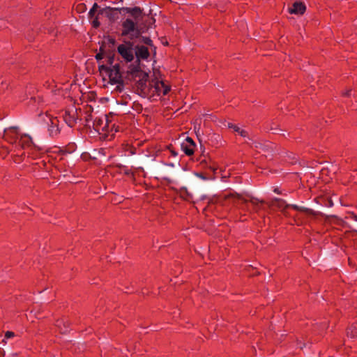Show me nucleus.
Returning a JSON list of instances; mask_svg holds the SVG:
<instances>
[{"mask_svg":"<svg viewBox=\"0 0 357 357\" xmlns=\"http://www.w3.org/2000/svg\"><path fill=\"white\" fill-rule=\"evenodd\" d=\"M347 336L351 338H354L357 336V328L352 326L347 329Z\"/></svg>","mask_w":357,"mask_h":357,"instance_id":"nucleus-18","label":"nucleus"},{"mask_svg":"<svg viewBox=\"0 0 357 357\" xmlns=\"http://www.w3.org/2000/svg\"><path fill=\"white\" fill-rule=\"evenodd\" d=\"M345 96H350L351 95V90H349L347 91L345 93H344Z\"/></svg>","mask_w":357,"mask_h":357,"instance_id":"nucleus-33","label":"nucleus"},{"mask_svg":"<svg viewBox=\"0 0 357 357\" xmlns=\"http://www.w3.org/2000/svg\"><path fill=\"white\" fill-rule=\"evenodd\" d=\"M189 198H192V197L190 195H188Z\"/></svg>","mask_w":357,"mask_h":357,"instance_id":"nucleus-43","label":"nucleus"},{"mask_svg":"<svg viewBox=\"0 0 357 357\" xmlns=\"http://www.w3.org/2000/svg\"><path fill=\"white\" fill-rule=\"evenodd\" d=\"M70 322L68 321H58L56 326L58 328L61 333H66L68 331Z\"/></svg>","mask_w":357,"mask_h":357,"instance_id":"nucleus-13","label":"nucleus"},{"mask_svg":"<svg viewBox=\"0 0 357 357\" xmlns=\"http://www.w3.org/2000/svg\"><path fill=\"white\" fill-rule=\"evenodd\" d=\"M172 153H173L174 155H176V153L175 152H172Z\"/></svg>","mask_w":357,"mask_h":357,"instance_id":"nucleus-45","label":"nucleus"},{"mask_svg":"<svg viewBox=\"0 0 357 357\" xmlns=\"http://www.w3.org/2000/svg\"><path fill=\"white\" fill-rule=\"evenodd\" d=\"M151 87L154 88V91L158 95H160L161 93L163 95H166L169 91V87L166 85L162 81H156L153 84H151Z\"/></svg>","mask_w":357,"mask_h":357,"instance_id":"nucleus-9","label":"nucleus"},{"mask_svg":"<svg viewBox=\"0 0 357 357\" xmlns=\"http://www.w3.org/2000/svg\"><path fill=\"white\" fill-rule=\"evenodd\" d=\"M106 127H107V125H105L103 128H106Z\"/></svg>","mask_w":357,"mask_h":357,"instance_id":"nucleus-47","label":"nucleus"},{"mask_svg":"<svg viewBox=\"0 0 357 357\" xmlns=\"http://www.w3.org/2000/svg\"><path fill=\"white\" fill-rule=\"evenodd\" d=\"M106 127H107V125H105L103 128H106Z\"/></svg>","mask_w":357,"mask_h":357,"instance_id":"nucleus-46","label":"nucleus"},{"mask_svg":"<svg viewBox=\"0 0 357 357\" xmlns=\"http://www.w3.org/2000/svg\"><path fill=\"white\" fill-rule=\"evenodd\" d=\"M131 17H128L122 22V36H128L130 40L136 39L145 31L143 22L144 14L139 7L123 8Z\"/></svg>","mask_w":357,"mask_h":357,"instance_id":"nucleus-1","label":"nucleus"},{"mask_svg":"<svg viewBox=\"0 0 357 357\" xmlns=\"http://www.w3.org/2000/svg\"><path fill=\"white\" fill-rule=\"evenodd\" d=\"M103 124V119L101 118H96L93 121V128L96 132H100V130H104V128H102Z\"/></svg>","mask_w":357,"mask_h":357,"instance_id":"nucleus-15","label":"nucleus"},{"mask_svg":"<svg viewBox=\"0 0 357 357\" xmlns=\"http://www.w3.org/2000/svg\"><path fill=\"white\" fill-rule=\"evenodd\" d=\"M202 162H205V163H206V160H204L203 161H202Z\"/></svg>","mask_w":357,"mask_h":357,"instance_id":"nucleus-42","label":"nucleus"},{"mask_svg":"<svg viewBox=\"0 0 357 357\" xmlns=\"http://www.w3.org/2000/svg\"><path fill=\"white\" fill-rule=\"evenodd\" d=\"M47 119L50 121L48 127V132L51 137H55L59 135L60 130L58 127V122L56 118H53L50 116H46Z\"/></svg>","mask_w":357,"mask_h":357,"instance_id":"nucleus-8","label":"nucleus"},{"mask_svg":"<svg viewBox=\"0 0 357 357\" xmlns=\"http://www.w3.org/2000/svg\"><path fill=\"white\" fill-rule=\"evenodd\" d=\"M195 176H196L197 177H198V178H201V179L204 180V181H206V180L208 179V178H207V177H206V176H205V175H204V174H203L202 173L197 172V173H195Z\"/></svg>","mask_w":357,"mask_h":357,"instance_id":"nucleus-23","label":"nucleus"},{"mask_svg":"<svg viewBox=\"0 0 357 357\" xmlns=\"http://www.w3.org/2000/svg\"><path fill=\"white\" fill-rule=\"evenodd\" d=\"M306 7L305 4L301 2L296 1L293 3L292 7L288 8V10L291 14H303L305 11Z\"/></svg>","mask_w":357,"mask_h":357,"instance_id":"nucleus-11","label":"nucleus"},{"mask_svg":"<svg viewBox=\"0 0 357 357\" xmlns=\"http://www.w3.org/2000/svg\"><path fill=\"white\" fill-rule=\"evenodd\" d=\"M335 199H338L339 201H342V197H335Z\"/></svg>","mask_w":357,"mask_h":357,"instance_id":"nucleus-36","label":"nucleus"},{"mask_svg":"<svg viewBox=\"0 0 357 357\" xmlns=\"http://www.w3.org/2000/svg\"><path fill=\"white\" fill-rule=\"evenodd\" d=\"M93 26L96 28L100 26V22L98 21L97 17H95V19L92 22Z\"/></svg>","mask_w":357,"mask_h":357,"instance_id":"nucleus-27","label":"nucleus"},{"mask_svg":"<svg viewBox=\"0 0 357 357\" xmlns=\"http://www.w3.org/2000/svg\"><path fill=\"white\" fill-rule=\"evenodd\" d=\"M110 42H111L112 44L114 45L115 43V40L114 39H111Z\"/></svg>","mask_w":357,"mask_h":357,"instance_id":"nucleus-37","label":"nucleus"},{"mask_svg":"<svg viewBox=\"0 0 357 357\" xmlns=\"http://www.w3.org/2000/svg\"><path fill=\"white\" fill-rule=\"evenodd\" d=\"M209 169H212V170H213V171L215 170V169H214V168H213V167H211V166L209 167Z\"/></svg>","mask_w":357,"mask_h":357,"instance_id":"nucleus-41","label":"nucleus"},{"mask_svg":"<svg viewBox=\"0 0 357 357\" xmlns=\"http://www.w3.org/2000/svg\"><path fill=\"white\" fill-rule=\"evenodd\" d=\"M18 128L15 126L10 127L4 130V137L10 143L16 141L15 135Z\"/></svg>","mask_w":357,"mask_h":357,"instance_id":"nucleus-12","label":"nucleus"},{"mask_svg":"<svg viewBox=\"0 0 357 357\" xmlns=\"http://www.w3.org/2000/svg\"><path fill=\"white\" fill-rule=\"evenodd\" d=\"M222 199H238L240 201H260L257 198H255L252 194L249 192H245L243 194H238V193H231L229 192H224L222 194Z\"/></svg>","mask_w":357,"mask_h":357,"instance_id":"nucleus-5","label":"nucleus"},{"mask_svg":"<svg viewBox=\"0 0 357 357\" xmlns=\"http://www.w3.org/2000/svg\"><path fill=\"white\" fill-rule=\"evenodd\" d=\"M64 121L70 126L73 127L76 122V118L72 115L69 112H66L63 116Z\"/></svg>","mask_w":357,"mask_h":357,"instance_id":"nucleus-14","label":"nucleus"},{"mask_svg":"<svg viewBox=\"0 0 357 357\" xmlns=\"http://www.w3.org/2000/svg\"><path fill=\"white\" fill-rule=\"evenodd\" d=\"M117 52L126 63L132 61L135 55V45L133 41H125L117 47Z\"/></svg>","mask_w":357,"mask_h":357,"instance_id":"nucleus-3","label":"nucleus"},{"mask_svg":"<svg viewBox=\"0 0 357 357\" xmlns=\"http://www.w3.org/2000/svg\"><path fill=\"white\" fill-rule=\"evenodd\" d=\"M181 147L184 151V153L188 155H191L194 153L193 147L191 146H188V144H183Z\"/></svg>","mask_w":357,"mask_h":357,"instance_id":"nucleus-17","label":"nucleus"},{"mask_svg":"<svg viewBox=\"0 0 357 357\" xmlns=\"http://www.w3.org/2000/svg\"><path fill=\"white\" fill-rule=\"evenodd\" d=\"M239 135H240L241 136L243 137H247L248 139H251L249 137V136L248 135V132H247L245 130H241L240 131Z\"/></svg>","mask_w":357,"mask_h":357,"instance_id":"nucleus-26","label":"nucleus"},{"mask_svg":"<svg viewBox=\"0 0 357 357\" xmlns=\"http://www.w3.org/2000/svg\"><path fill=\"white\" fill-rule=\"evenodd\" d=\"M233 129L234 130L235 132H237L238 134L240 133V131L241 130V129L236 125L234 126V128H233Z\"/></svg>","mask_w":357,"mask_h":357,"instance_id":"nucleus-30","label":"nucleus"},{"mask_svg":"<svg viewBox=\"0 0 357 357\" xmlns=\"http://www.w3.org/2000/svg\"><path fill=\"white\" fill-rule=\"evenodd\" d=\"M124 10L122 8H110L107 7L100 10L99 13L102 15H105L110 20L115 21L119 18V11Z\"/></svg>","mask_w":357,"mask_h":357,"instance_id":"nucleus-7","label":"nucleus"},{"mask_svg":"<svg viewBox=\"0 0 357 357\" xmlns=\"http://www.w3.org/2000/svg\"><path fill=\"white\" fill-rule=\"evenodd\" d=\"M169 166H170V167H174V164H173V163H169Z\"/></svg>","mask_w":357,"mask_h":357,"instance_id":"nucleus-40","label":"nucleus"},{"mask_svg":"<svg viewBox=\"0 0 357 357\" xmlns=\"http://www.w3.org/2000/svg\"><path fill=\"white\" fill-rule=\"evenodd\" d=\"M113 59H110V63H112Z\"/></svg>","mask_w":357,"mask_h":357,"instance_id":"nucleus-44","label":"nucleus"},{"mask_svg":"<svg viewBox=\"0 0 357 357\" xmlns=\"http://www.w3.org/2000/svg\"><path fill=\"white\" fill-rule=\"evenodd\" d=\"M103 58V54L102 53H98L96 55V59L97 61H100L101 59H102Z\"/></svg>","mask_w":357,"mask_h":357,"instance_id":"nucleus-28","label":"nucleus"},{"mask_svg":"<svg viewBox=\"0 0 357 357\" xmlns=\"http://www.w3.org/2000/svg\"><path fill=\"white\" fill-rule=\"evenodd\" d=\"M318 198H321L323 199V201H328V202L333 201V197L331 196V191L326 192L321 194L319 197H315L314 199V201H317Z\"/></svg>","mask_w":357,"mask_h":357,"instance_id":"nucleus-16","label":"nucleus"},{"mask_svg":"<svg viewBox=\"0 0 357 357\" xmlns=\"http://www.w3.org/2000/svg\"><path fill=\"white\" fill-rule=\"evenodd\" d=\"M273 201L278 202V201H284V200L282 199H279V198H275Z\"/></svg>","mask_w":357,"mask_h":357,"instance_id":"nucleus-35","label":"nucleus"},{"mask_svg":"<svg viewBox=\"0 0 357 357\" xmlns=\"http://www.w3.org/2000/svg\"><path fill=\"white\" fill-rule=\"evenodd\" d=\"M15 336V333L12 331H7L6 333H5V337L6 339H9V338H11V337H13Z\"/></svg>","mask_w":357,"mask_h":357,"instance_id":"nucleus-24","label":"nucleus"},{"mask_svg":"<svg viewBox=\"0 0 357 357\" xmlns=\"http://www.w3.org/2000/svg\"><path fill=\"white\" fill-rule=\"evenodd\" d=\"M100 69L105 70L108 73L109 82L112 84H117L116 89L119 91H121L123 88V79L120 65L116 63L112 66L111 68H107L102 65L100 66Z\"/></svg>","mask_w":357,"mask_h":357,"instance_id":"nucleus-2","label":"nucleus"},{"mask_svg":"<svg viewBox=\"0 0 357 357\" xmlns=\"http://www.w3.org/2000/svg\"><path fill=\"white\" fill-rule=\"evenodd\" d=\"M292 207L294 208L295 209H299V210L305 211L306 213H312V210H311L310 208H304V207H298L296 205H292Z\"/></svg>","mask_w":357,"mask_h":357,"instance_id":"nucleus-22","label":"nucleus"},{"mask_svg":"<svg viewBox=\"0 0 357 357\" xmlns=\"http://www.w3.org/2000/svg\"><path fill=\"white\" fill-rule=\"evenodd\" d=\"M234 126H235V125L232 124L231 123H227V126H228V128H234Z\"/></svg>","mask_w":357,"mask_h":357,"instance_id":"nucleus-34","label":"nucleus"},{"mask_svg":"<svg viewBox=\"0 0 357 357\" xmlns=\"http://www.w3.org/2000/svg\"><path fill=\"white\" fill-rule=\"evenodd\" d=\"M149 56V52L146 47L140 45H135V63H140L142 59H147Z\"/></svg>","mask_w":357,"mask_h":357,"instance_id":"nucleus-6","label":"nucleus"},{"mask_svg":"<svg viewBox=\"0 0 357 357\" xmlns=\"http://www.w3.org/2000/svg\"><path fill=\"white\" fill-rule=\"evenodd\" d=\"M139 40V42L142 43H144L149 46H153V42L152 40L150 39V38L149 37H144V36H142V35L140 36V37L137 38Z\"/></svg>","mask_w":357,"mask_h":357,"instance_id":"nucleus-20","label":"nucleus"},{"mask_svg":"<svg viewBox=\"0 0 357 357\" xmlns=\"http://www.w3.org/2000/svg\"><path fill=\"white\" fill-rule=\"evenodd\" d=\"M185 141H186V142H188L189 144V146H195V144L193 142V140L192 139V138L187 137L185 139Z\"/></svg>","mask_w":357,"mask_h":357,"instance_id":"nucleus-25","label":"nucleus"},{"mask_svg":"<svg viewBox=\"0 0 357 357\" xmlns=\"http://www.w3.org/2000/svg\"><path fill=\"white\" fill-rule=\"evenodd\" d=\"M259 145H260L259 143H255V147H259Z\"/></svg>","mask_w":357,"mask_h":357,"instance_id":"nucleus-39","label":"nucleus"},{"mask_svg":"<svg viewBox=\"0 0 357 357\" xmlns=\"http://www.w3.org/2000/svg\"><path fill=\"white\" fill-rule=\"evenodd\" d=\"M273 192L277 193V194H282V192L279 190L278 188H275L274 190H273Z\"/></svg>","mask_w":357,"mask_h":357,"instance_id":"nucleus-32","label":"nucleus"},{"mask_svg":"<svg viewBox=\"0 0 357 357\" xmlns=\"http://www.w3.org/2000/svg\"><path fill=\"white\" fill-rule=\"evenodd\" d=\"M329 203H330L329 206H330V207L333 206V202H329Z\"/></svg>","mask_w":357,"mask_h":357,"instance_id":"nucleus-38","label":"nucleus"},{"mask_svg":"<svg viewBox=\"0 0 357 357\" xmlns=\"http://www.w3.org/2000/svg\"><path fill=\"white\" fill-rule=\"evenodd\" d=\"M19 146L22 149H25L26 148H36V146L33 144L31 137L26 135H22L19 142Z\"/></svg>","mask_w":357,"mask_h":357,"instance_id":"nucleus-10","label":"nucleus"},{"mask_svg":"<svg viewBox=\"0 0 357 357\" xmlns=\"http://www.w3.org/2000/svg\"><path fill=\"white\" fill-rule=\"evenodd\" d=\"M98 8V6L96 3H95L93 4V6H92V8L90 9L89 12V18H93L95 17V14L97 11V9Z\"/></svg>","mask_w":357,"mask_h":357,"instance_id":"nucleus-21","label":"nucleus"},{"mask_svg":"<svg viewBox=\"0 0 357 357\" xmlns=\"http://www.w3.org/2000/svg\"><path fill=\"white\" fill-rule=\"evenodd\" d=\"M46 116H49L48 114H40L38 115V123H45L47 124V126H49L50 121L47 119Z\"/></svg>","mask_w":357,"mask_h":357,"instance_id":"nucleus-19","label":"nucleus"},{"mask_svg":"<svg viewBox=\"0 0 357 357\" xmlns=\"http://www.w3.org/2000/svg\"><path fill=\"white\" fill-rule=\"evenodd\" d=\"M128 73H130L133 78L139 77L138 86L142 90H144L146 86V81L149 75L141 70L140 63L135 62L134 64L130 65Z\"/></svg>","mask_w":357,"mask_h":357,"instance_id":"nucleus-4","label":"nucleus"},{"mask_svg":"<svg viewBox=\"0 0 357 357\" xmlns=\"http://www.w3.org/2000/svg\"><path fill=\"white\" fill-rule=\"evenodd\" d=\"M41 98L40 97H32L31 98V100H33V102H39L40 101Z\"/></svg>","mask_w":357,"mask_h":357,"instance_id":"nucleus-31","label":"nucleus"},{"mask_svg":"<svg viewBox=\"0 0 357 357\" xmlns=\"http://www.w3.org/2000/svg\"><path fill=\"white\" fill-rule=\"evenodd\" d=\"M270 130H278V127H277V125L275 123H272L271 128H270Z\"/></svg>","mask_w":357,"mask_h":357,"instance_id":"nucleus-29","label":"nucleus"}]
</instances>
